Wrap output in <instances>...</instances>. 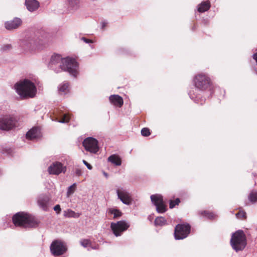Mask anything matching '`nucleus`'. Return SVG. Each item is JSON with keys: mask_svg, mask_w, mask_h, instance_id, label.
Wrapping results in <instances>:
<instances>
[{"mask_svg": "<svg viewBox=\"0 0 257 257\" xmlns=\"http://www.w3.org/2000/svg\"><path fill=\"white\" fill-rule=\"evenodd\" d=\"M66 171V167L59 162L52 163L48 168V172L50 174L59 175L62 172Z\"/></svg>", "mask_w": 257, "mask_h": 257, "instance_id": "nucleus-14", "label": "nucleus"}, {"mask_svg": "<svg viewBox=\"0 0 257 257\" xmlns=\"http://www.w3.org/2000/svg\"><path fill=\"white\" fill-rule=\"evenodd\" d=\"M195 90L203 91L207 89L210 84V78L205 74H199L194 78Z\"/></svg>", "mask_w": 257, "mask_h": 257, "instance_id": "nucleus-6", "label": "nucleus"}, {"mask_svg": "<svg viewBox=\"0 0 257 257\" xmlns=\"http://www.w3.org/2000/svg\"><path fill=\"white\" fill-rule=\"evenodd\" d=\"M180 202L179 198H176L175 200H170L169 203V207L170 208H174L176 205H178Z\"/></svg>", "mask_w": 257, "mask_h": 257, "instance_id": "nucleus-31", "label": "nucleus"}, {"mask_svg": "<svg viewBox=\"0 0 257 257\" xmlns=\"http://www.w3.org/2000/svg\"><path fill=\"white\" fill-rule=\"evenodd\" d=\"M236 216L238 218H246V213L243 211L240 210L236 214Z\"/></svg>", "mask_w": 257, "mask_h": 257, "instance_id": "nucleus-35", "label": "nucleus"}, {"mask_svg": "<svg viewBox=\"0 0 257 257\" xmlns=\"http://www.w3.org/2000/svg\"><path fill=\"white\" fill-rule=\"evenodd\" d=\"M80 244L84 247L90 246L91 244V241L88 239H83L80 241Z\"/></svg>", "mask_w": 257, "mask_h": 257, "instance_id": "nucleus-30", "label": "nucleus"}, {"mask_svg": "<svg viewBox=\"0 0 257 257\" xmlns=\"http://www.w3.org/2000/svg\"><path fill=\"white\" fill-rule=\"evenodd\" d=\"M54 210L57 212V214H59L60 213L61 210V207H60V206L59 205H56L54 206Z\"/></svg>", "mask_w": 257, "mask_h": 257, "instance_id": "nucleus-37", "label": "nucleus"}, {"mask_svg": "<svg viewBox=\"0 0 257 257\" xmlns=\"http://www.w3.org/2000/svg\"><path fill=\"white\" fill-rule=\"evenodd\" d=\"M75 173L77 176H80L82 175V171L80 169H77L75 171Z\"/></svg>", "mask_w": 257, "mask_h": 257, "instance_id": "nucleus-40", "label": "nucleus"}, {"mask_svg": "<svg viewBox=\"0 0 257 257\" xmlns=\"http://www.w3.org/2000/svg\"><path fill=\"white\" fill-rule=\"evenodd\" d=\"M190 229L191 226L188 223L177 224L175 228V238L180 240L187 237L190 232Z\"/></svg>", "mask_w": 257, "mask_h": 257, "instance_id": "nucleus-7", "label": "nucleus"}, {"mask_svg": "<svg viewBox=\"0 0 257 257\" xmlns=\"http://www.w3.org/2000/svg\"><path fill=\"white\" fill-rule=\"evenodd\" d=\"M22 24V20L15 18L13 20L7 21L5 23V28L9 30L17 29Z\"/></svg>", "mask_w": 257, "mask_h": 257, "instance_id": "nucleus-16", "label": "nucleus"}, {"mask_svg": "<svg viewBox=\"0 0 257 257\" xmlns=\"http://www.w3.org/2000/svg\"><path fill=\"white\" fill-rule=\"evenodd\" d=\"M200 214L206 217L207 218L212 219L215 218V215L212 212H209L207 211H204L200 212Z\"/></svg>", "mask_w": 257, "mask_h": 257, "instance_id": "nucleus-28", "label": "nucleus"}, {"mask_svg": "<svg viewBox=\"0 0 257 257\" xmlns=\"http://www.w3.org/2000/svg\"><path fill=\"white\" fill-rule=\"evenodd\" d=\"M118 198L125 205H130L132 202L131 194L125 189L121 188L116 190Z\"/></svg>", "mask_w": 257, "mask_h": 257, "instance_id": "nucleus-13", "label": "nucleus"}, {"mask_svg": "<svg viewBox=\"0 0 257 257\" xmlns=\"http://www.w3.org/2000/svg\"><path fill=\"white\" fill-rule=\"evenodd\" d=\"M12 48V46L11 44L4 45L1 48V51L3 52H7L10 50Z\"/></svg>", "mask_w": 257, "mask_h": 257, "instance_id": "nucleus-34", "label": "nucleus"}, {"mask_svg": "<svg viewBox=\"0 0 257 257\" xmlns=\"http://www.w3.org/2000/svg\"><path fill=\"white\" fill-rule=\"evenodd\" d=\"M65 245L60 241L55 240L50 245V250L54 256L61 255L66 251Z\"/></svg>", "mask_w": 257, "mask_h": 257, "instance_id": "nucleus-11", "label": "nucleus"}, {"mask_svg": "<svg viewBox=\"0 0 257 257\" xmlns=\"http://www.w3.org/2000/svg\"><path fill=\"white\" fill-rule=\"evenodd\" d=\"M103 175L105 176V177L106 178H108V175L107 174V173H106V172H103Z\"/></svg>", "mask_w": 257, "mask_h": 257, "instance_id": "nucleus-43", "label": "nucleus"}, {"mask_svg": "<svg viewBox=\"0 0 257 257\" xmlns=\"http://www.w3.org/2000/svg\"><path fill=\"white\" fill-rule=\"evenodd\" d=\"M83 163L87 167L88 169L91 170L92 169V166L89 164L87 162H86L85 160H83Z\"/></svg>", "mask_w": 257, "mask_h": 257, "instance_id": "nucleus-38", "label": "nucleus"}, {"mask_svg": "<svg viewBox=\"0 0 257 257\" xmlns=\"http://www.w3.org/2000/svg\"><path fill=\"white\" fill-rule=\"evenodd\" d=\"M248 199L253 203L257 202V192L251 191L248 196Z\"/></svg>", "mask_w": 257, "mask_h": 257, "instance_id": "nucleus-27", "label": "nucleus"}, {"mask_svg": "<svg viewBox=\"0 0 257 257\" xmlns=\"http://www.w3.org/2000/svg\"><path fill=\"white\" fill-rule=\"evenodd\" d=\"M69 84L67 82H64L58 87V91L60 94H65L69 91Z\"/></svg>", "mask_w": 257, "mask_h": 257, "instance_id": "nucleus-22", "label": "nucleus"}, {"mask_svg": "<svg viewBox=\"0 0 257 257\" xmlns=\"http://www.w3.org/2000/svg\"><path fill=\"white\" fill-rule=\"evenodd\" d=\"M82 144L85 149L91 153L96 154L99 150L98 141L94 138H87L83 141Z\"/></svg>", "mask_w": 257, "mask_h": 257, "instance_id": "nucleus-10", "label": "nucleus"}, {"mask_svg": "<svg viewBox=\"0 0 257 257\" xmlns=\"http://www.w3.org/2000/svg\"><path fill=\"white\" fill-rule=\"evenodd\" d=\"M48 67L56 73L60 72L61 70L67 71L74 77L78 74V64L75 59H62L58 54L52 56Z\"/></svg>", "mask_w": 257, "mask_h": 257, "instance_id": "nucleus-1", "label": "nucleus"}, {"mask_svg": "<svg viewBox=\"0 0 257 257\" xmlns=\"http://www.w3.org/2000/svg\"><path fill=\"white\" fill-rule=\"evenodd\" d=\"M129 226V224L124 220L119 221L116 223L112 222L110 225L113 233L116 236H120L121 233L126 230Z\"/></svg>", "mask_w": 257, "mask_h": 257, "instance_id": "nucleus-12", "label": "nucleus"}, {"mask_svg": "<svg viewBox=\"0 0 257 257\" xmlns=\"http://www.w3.org/2000/svg\"><path fill=\"white\" fill-rule=\"evenodd\" d=\"M76 183H74L68 188L67 191V196L68 197L70 195L72 194L74 192L76 189Z\"/></svg>", "mask_w": 257, "mask_h": 257, "instance_id": "nucleus-29", "label": "nucleus"}, {"mask_svg": "<svg viewBox=\"0 0 257 257\" xmlns=\"http://www.w3.org/2000/svg\"><path fill=\"white\" fill-rule=\"evenodd\" d=\"M69 119H70L69 116H68L66 114H65L64 115L63 117L61 119L59 120L58 122H59L60 123H66V122H68L69 121Z\"/></svg>", "mask_w": 257, "mask_h": 257, "instance_id": "nucleus-36", "label": "nucleus"}, {"mask_svg": "<svg viewBox=\"0 0 257 257\" xmlns=\"http://www.w3.org/2000/svg\"><path fill=\"white\" fill-rule=\"evenodd\" d=\"M17 120L10 115H5L0 118V129L9 131L16 126Z\"/></svg>", "mask_w": 257, "mask_h": 257, "instance_id": "nucleus-9", "label": "nucleus"}, {"mask_svg": "<svg viewBox=\"0 0 257 257\" xmlns=\"http://www.w3.org/2000/svg\"><path fill=\"white\" fill-rule=\"evenodd\" d=\"M188 94L191 99L195 100V99L198 98L197 95L198 94L196 92H195L194 90L190 91Z\"/></svg>", "mask_w": 257, "mask_h": 257, "instance_id": "nucleus-33", "label": "nucleus"}, {"mask_svg": "<svg viewBox=\"0 0 257 257\" xmlns=\"http://www.w3.org/2000/svg\"><path fill=\"white\" fill-rule=\"evenodd\" d=\"M43 44V40L35 34L28 35L20 42V46L26 51H33L39 49Z\"/></svg>", "mask_w": 257, "mask_h": 257, "instance_id": "nucleus-4", "label": "nucleus"}, {"mask_svg": "<svg viewBox=\"0 0 257 257\" xmlns=\"http://www.w3.org/2000/svg\"><path fill=\"white\" fill-rule=\"evenodd\" d=\"M210 7L211 5L209 1L202 2L198 5L197 10L199 13H204L207 11Z\"/></svg>", "mask_w": 257, "mask_h": 257, "instance_id": "nucleus-21", "label": "nucleus"}, {"mask_svg": "<svg viewBox=\"0 0 257 257\" xmlns=\"http://www.w3.org/2000/svg\"><path fill=\"white\" fill-rule=\"evenodd\" d=\"M230 244L236 252L242 250L245 248L246 245V238L242 230H238L232 234Z\"/></svg>", "mask_w": 257, "mask_h": 257, "instance_id": "nucleus-5", "label": "nucleus"}, {"mask_svg": "<svg viewBox=\"0 0 257 257\" xmlns=\"http://www.w3.org/2000/svg\"><path fill=\"white\" fill-rule=\"evenodd\" d=\"M166 223V220L163 217H158L155 219V224L156 225L163 226Z\"/></svg>", "mask_w": 257, "mask_h": 257, "instance_id": "nucleus-26", "label": "nucleus"}, {"mask_svg": "<svg viewBox=\"0 0 257 257\" xmlns=\"http://www.w3.org/2000/svg\"><path fill=\"white\" fill-rule=\"evenodd\" d=\"M40 136V130L38 127H33L26 134V138L29 140H34L38 138Z\"/></svg>", "mask_w": 257, "mask_h": 257, "instance_id": "nucleus-18", "label": "nucleus"}, {"mask_svg": "<svg viewBox=\"0 0 257 257\" xmlns=\"http://www.w3.org/2000/svg\"><path fill=\"white\" fill-rule=\"evenodd\" d=\"M109 99L111 103L116 106L121 107L123 105V99L118 95H111Z\"/></svg>", "mask_w": 257, "mask_h": 257, "instance_id": "nucleus-19", "label": "nucleus"}, {"mask_svg": "<svg viewBox=\"0 0 257 257\" xmlns=\"http://www.w3.org/2000/svg\"><path fill=\"white\" fill-rule=\"evenodd\" d=\"M108 161L116 166H120L121 164L120 158L115 155L109 156L108 158Z\"/></svg>", "mask_w": 257, "mask_h": 257, "instance_id": "nucleus-23", "label": "nucleus"}, {"mask_svg": "<svg viewBox=\"0 0 257 257\" xmlns=\"http://www.w3.org/2000/svg\"><path fill=\"white\" fill-rule=\"evenodd\" d=\"M151 200L156 207V211L159 213H163L167 211V205L163 200V196L154 194L151 196Z\"/></svg>", "mask_w": 257, "mask_h": 257, "instance_id": "nucleus-8", "label": "nucleus"}, {"mask_svg": "<svg viewBox=\"0 0 257 257\" xmlns=\"http://www.w3.org/2000/svg\"><path fill=\"white\" fill-rule=\"evenodd\" d=\"M25 5L31 12L36 11L40 7L39 3L36 0H25Z\"/></svg>", "mask_w": 257, "mask_h": 257, "instance_id": "nucleus-17", "label": "nucleus"}, {"mask_svg": "<svg viewBox=\"0 0 257 257\" xmlns=\"http://www.w3.org/2000/svg\"><path fill=\"white\" fill-rule=\"evenodd\" d=\"M141 134L144 137H148L150 135L151 133L149 128L144 127L141 131Z\"/></svg>", "mask_w": 257, "mask_h": 257, "instance_id": "nucleus-32", "label": "nucleus"}, {"mask_svg": "<svg viewBox=\"0 0 257 257\" xmlns=\"http://www.w3.org/2000/svg\"><path fill=\"white\" fill-rule=\"evenodd\" d=\"M81 40L86 43H92V40L87 39L85 37L81 38Z\"/></svg>", "mask_w": 257, "mask_h": 257, "instance_id": "nucleus-39", "label": "nucleus"}, {"mask_svg": "<svg viewBox=\"0 0 257 257\" xmlns=\"http://www.w3.org/2000/svg\"><path fill=\"white\" fill-rule=\"evenodd\" d=\"M108 213L113 215V218H117L122 215V213L117 209L110 208L108 210Z\"/></svg>", "mask_w": 257, "mask_h": 257, "instance_id": "nucleus-25", "label": "nucleus"}, {"mask_svg": "<svg viewBox=\"0 0 257 257\" xmlns=\"http://www.w3.org/2000/svg\"><path fill=\"white\" fill-rule=\"evenodd\" d=\"M92 249H98V245H95L94 246H92L91 245V246H90Z\"/></svg>", "mask_w": 257, "mask_h": 257, "instance_id": "nucleus-41", "label": "nucleus"}, {"mask_svg": "<svg viewBox=\"0 0 257 257\" xmlns=\"http://www.w3.org/2000/svg\"><path fill=\"white\" fill-rule=\"evenodd\" d=\"M64 216L65 217L70 218H78L79 216V214L78 213L75 212L74 211L70 209H67L64 210Z\"/></svg>", "mask_w": 257, "mask_h": 257, "instance_id": "nucleus-24", "label": "nucleus"}, {"mask_svg": "<svg viewBox=\"0 0 257 257\" xmlns=\"http://www.w3.org/2000/svg\"><path fill=\"white\" fill-rule=\"evenodd\" d=\"M80 0H66V5L69 11H75L80 7Z\"/></svg>", "mask_w": 257, "mask_h": 257, "instance_id": "nucleus-20", "label": "nucleus"}, {"mask_svg": "<svg viewBox=\"0 0 257 257\" xmlns=\"http://www.w3.org/2000/svg\"><path fill=\"white\" fill-rule=\"evenodd\" d=\"M17 93L23 98H33L37 92L34 83L30 80L25 79L20 81L15 85Z\"/></svg>", "mask_w": 257, "mask_h": 257, "instance_id": "nucleus-2", "label": "nucleus"}, {"mask_svg": "<svg viewBox=\"0 0 257 257\" xmlns=\"http://www.w3.org/2000/svg\"><path fill=\"white\" fill-rule=\"evenodd\" d=\"M101 25H102V28L103 29L107 25V23L103 22H102Z\"/></svg>", "mask_w": 257, "mask_h": 257, "instance_id": "nucleus-42", "label": "nucleus"}, {"mask_svg": "<svg viewBox=\"0 0 257 257\" xmlns=\"http://www.w3.org/2000/svg\"><path fill=\"white\" fill-rule=\"evenodd\" d=\"M13 222L16 226L23 227H35L38 223L29 214L24 212L16 213L12 218Z\"/></svg>", "mask_w": 257, "mask_h": 257, "instance_id": "nucleus-3", "label": "nucleus"}, {"mask_svg": "<svg viewBox=\"0 0 257 257\" xmlns=\"http://www.w3.org/2000/svg\"><path fill=\"white\" fill-rule=\"evenodd\" d=\"M50 198L45 194H41L37 198L38 205L44 211H47Z\"/></svg>", "mask_w": 257, "mask_h": 257, "instance_id": "nucleus-15", "label": "nucleus"}]
</instances>
